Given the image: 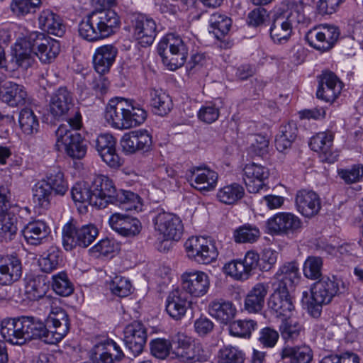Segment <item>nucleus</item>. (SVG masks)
<instances>
[{"mask_svg": "<svg viewBox=\"0 0 363 363\" xmlns=\"http://www.w3.org/2000/svg\"><path fill=\"white\" fill-rule=\"evenodd\" d=\"M44 180L48 183L54 196H63L69 189L67 181L63 172L59 169L50 170Z\"/></svg>", "mask_w": 363, "mask_h": 363, "instance_id": "37998d69", "label": "nucleus"}, {"mask_svg": "<svg viewBox=\"0 0 363 363\" xmlns=\"http://www.w3.org/2000/svg\"><path fill=\"white\" fill-rule=\"evenodd\" d=\"M60 52L58 40L44 33H29L15 44L14 57L18 67L27 69L34 62L36 55L43 64L52 63Z\"/></svg>", "mask_w": 363, "mask_h": 363, "instance_id": "f257e3e1", "label": "nucleus"}, {"mask_svg": "<svg viewBox=\"0 0 363 363\" xmlns=\"http://www.w3.org/2000/svg\"><path fill=\"white\" fill-rule=\"evenodd\" d=\"M121 145L123 150L128 153L148 152L152 146V138L148 130L139 129L124 134Z\"/></svg>", "mask_w": 363, "mask_h": 363, "instance_id": "a211bd4d", "label": "nucleus"}, {"mask_svg": "<svg viewBox=\"0 0 363 363\" xmlns=\"http://www.w3.org/2000/svg\"><path fill=\"white\" fill-rule=\"evenodd\" d=\"M152 221L155 230L164 240L178 241L181 239L184 225L181 218L176 214L160 210Z\"/></svg>", "mask_w": 363, "mask_h": 363, "instance_id": "1a4fd4ad", "label": "nucleus"}, {"mask_svg": "<svg viewBox=\"0 0 363 363\" xmlns=\"http://www.w3.org/2000/svg\"><path fill=\"white\" fill-rule=\"evenodd\" d=\"M147 112L132 99L116 97L107 104L104 118L108 124L118 130L130 129L143 123Z\"/></svg>", "mask_w": 363, "mask_h": 363, "instance_id": "f03ea898", "label": "nucleus"}, {"mask_svg": "<svg viewBox=\"0 0 363 363\" xmlns=\"http://www.w3.org/2000/svg\"><path fill=\"white\" fill-rule=\"evenodd\" d=\"M120 24V17L115 11H95L80 21L78 32L83 39L94 42L115 34L119 29Z\"/></svg>", "mask_w": 363, "mask_h": 363, "instance_id": "7ed1b4c3", "label": "nucleus"}, {"mask_svg": "<svg viewBox=\"0 0 363 363\" xmlns=\"http://www.w3.org/2000/svg\"><path fill=\"white\" fill-rule=\"evenodd\" d=\"M123 333V341L127 349L134 357L139 355L143 352L147 338L144 325L134 321L125 328Z\"/></svg>", "mask_w": 363, "mask_h": 363, "instance_id": "2eb2a0df", "label": "nucleus"}, {"mask_svg": "<svg viewBox=\"0 0 363 363\" xmlns=\"http://www.w3.org/2000/svg\"><path fill=\"white\" fill-rule=\"evenodd\" d=\"M298 278L299 269L296 262H288L281 266L275 274L272 286H280V289L284 286V289H288L298 280Z\"/></svg>", "mask_w": 363, "mask_h": 363, "instance_id": "c9c22d12", "label": "nucleus"}, {"mask_svg": "<svg viewBox=\"0 0 363 363\" xmlns=\"http://www.w3.org/2000/svg\"><path fill=\"white\" fill-rule=\"evenodd\" d=\"M99 235V230L94 224L76 227L67 223L62 230L63 245L66 250L76 247L86 248L89 246Z\"/></svg>", "mask_w": 363, "mask_h": 363, "instance_id": "0eeeda50", "label": "nucleus"}, {"mask_svg": "<svg viewBox=\"0 0 363 363\" xmlns=\"http://www.w3.org/2000/svg\"><path fill=\"white\" fill-rule=\"evenodd\" d=\"M18 123L22 132L27 135H34L39 130L38 118L30 108H25L20 111Z\"/></svg>", "mask_w": 363, "mask_h": 363, "instance_id": "8fccbe9b", "label": "nucleus"}, {"mask_svg": "<svg viewBox=\"0 0 363 363\" xmlns=\"http://www.w3.org/2000/svg\"><path fill=\"white\" fill-rule=\"evenodd\" d=\"M292 31L293 28L280 14L274 17L269 29L270 37L275 43L287 42Z\"/></svg>", "mask_w": 363, "mask_h": 363, "instance_id": "ea45409f", "label": "nucleus"}, {"mask_svg": "<svg viewBox=\"0 0 363 363\" xmlns=\"http://www.w3.org/2000/svg\"><path fill=\"white\" fill-rule=\"evenodd\" d=\"M111 203L118 205L125 211H137L141 207L140 198L138 194L123 189L116 191Z\"/></svg>", "mask_w": 363, "mask_h": 363, "instance_id": "79ce46f5", "label": "nucleus"}, {"mask_svg": "<svg viewBox=\"0 0 363 363\" xmlns=\"http://www.w3.org/2000/svg\"><path fill=\"white\" fill-rule=\"evenodd\" d=\"M245 195L242 186L237 183H233L220 188L217 193L219 201L227 205L236 203Z\"/></svg>", "mask_w": 363, "mask_h": 363, "instance_id": "a18cd8bd", "label": "nucleus"}, {"mask_svg": "<svg viewBox=\"0 0 363 363\" xmlns=\"http://www.w3.org/2000/svg\"><path fill=\"white\" fill-rule=\"evenodd\" d=\"M189 259L199 264H208L217 259L218 252L213 239L203 236H192L184 244Z\"/></svg>", "mask_w": 363, "mask_h": 363, "instance_id": "423d86ee", "label": "nucleus"}, {"mask_svg": "<svg viewBox=\"0 0 363 363\" xmlns=\"http://www.w3.org/2000/svg\"><path fill=\"white\" fill-rule=\"evenodd\" d=\"M225 272L236 280H247L251 275L242 259H235L224 265Z\"/></svg>", "mask_w": 363, "mask_h": 363, "instance_id": "e2e57ef3", "label": "nucleus"}, {"mask_svg": "<svg viewBox=\"0 0 363 363\" xmlns=\"http://www.w3.org/2000/svg\"><path fill=\"white\" fill-rule=\"evenodd\" d=\"M279 14L293 29L299 24H306L308 22V18L304 13L303 4L301 2L290 4L287 9Z\"/></svg>", "mask_w": 363, "mask_h": 363, "instance_id": "c03bdc74", "label": "nucleus"}, {"mask_svg": "<svg viewBox=\"0 0 363 363\" xmlns=\"http://www.w3.org/2000/svg\"><path fill=\"white\" fill-rule=\"evenodd\" d=\"M22 318L26 342L32 340H40L46 344H55L47 340L50 337V330L40 318L33 316H22Z\"/></svg>", "mask_w": 363, "mask_h": 363, "instance_id": "cd10ccee", "label": "nucleus"}, {"mask_svg": "<svg viewBox=\"0 0 363 363\" xmlns=\"http://www.w3.org/2000/svg\"><path fill=\"white\" fill-rule=\"evenodd\" d=\"M269 286L265 283L256 284L247 293L245 299V309L249 313H258L264 306Z\"/></svg>", "mask_w": 363, "mask_h": 363, "instance_id": "f704fd0d", "label": "nucleus"}, {"mask_svg": "<svg viewBox=\"0 0 363 363\" xmlns=\"http://www.w3.org/2000/svg\"><path fill=\"white\" fill-rule=\"evenodd\" d=\"M150 105L154 112L161 116L168 114L172 108L171 97L162 89L150 90Z\"/></svg>", "mask_w": 363, "mask_h": 363, "instance_id": "a19ab883", "label": "nucleus"}, {"mask_svg": "<svg viewBox=\"0 0 363 363\" xmlns=\"http://www.w3.org/2000/svg\"><path fill=\"white\" fill-rule=\"evenodd\" d=\"M39 266L45 273L56 270L62 262L60 250L54 246L50 247L39 259Z\"/></svg>", "mask_w": 363, "mask_h": 363, "instance_id": "de8ad7c7", "label": "nucleus"}, {"mask_svg": "<svg viewBox=\"0 0 363 363\" xmlns=\"http://www.w3.org/2000/svg\"><path fill=\"white\" fill-rule=\"evenodd\" d=\"M267 226L272 234L289 235L300 230L302 222L291 213L281 212L270 218L267 220Z\"/></svg>", "mask_w": 363, "mask_h": 363, "instance_id": "ddd939ff", "label": "nucleus"}, {"mask_svg": "<svg viewBox=\"0 0 363 363\" xmlns=\"http://www.w3.org/2000/svg\"><path fill=\"white\" fill-rule=\"evenodd\" d=\"M21 232L28 244L38 245L47 238L50 229L45 222L38 220L28 223Z\"/></svg>", "mask_w": 363, "mask_h": 363, "instance_id": "e433bc0d", "label": "nucleus"}, {"mask_svg": "<svg viewBox=\"0 0 363 363\" xmlns=\"http://www.w3.org/2000/svg\"><path fill=\"white\" fill-rule=\"evenodd\" d=\"M297 135L295 123H289L280 127L279 133L275 139V145L279 152H283L291 146Z\"/></svg>", "mask_w": 363, "mask_h": 363, "instance_id": "49530a36", "label": "nucleus"}, {"mask_svg": "<svg viewBox=\"0 0 363 363\" xmlns=\"http://www.w3.org/2000/svg\"><path fill=\"white\" fill-rule=\"evenodd\" d=\"M279 338V334L276 330L265 327L260 330L258 341L264 348H273Z\"/></svg>", "mask_w": 363, "mask_h": 363, "instance_id": "774afa93", "label": "nucleus"}, {"mask_svg": "<svg viewBox=\"0 0 363 363\" xmlns=\"http://www.w3.org/2000/svg\"><path fill=\"white\" fill-rule=\"evenodd\" d=\"M257 328V323L254 320H237L230 323L229 333L233 337L249 339Z\"/></svg>", "mask_w": 363, "mask_h": 363, "instance_id": "603ef678", "label": "nucleus"}, {"mask_svg": "<svg viewBox=\"0 0 363 363\" xmlns=\"http://www.w3.org/2000/svg\"><path fill=\"white\" fill-rule=\"evenodd\" d=\"M108 223L114 231L125 237L135 236L139 234L142 228L138 219L121 213H113Z\"/></svg>", "mask_w": 363, "mask_h": 363, "instance_id": "b1692460", "label": "nucleus"}, {"mask_svg": "<svg viewBox=\"0 0 363 363\" xmlns=\"http://www.w3.org/2000/svg\"><path fill=\"white\" fill-rule=\"evenodd\" d=\"M208 313L220 323L227 324L235 316L237 310L234 304L223 299H216L208 304Z\"/></svg>", "mask_w": 363, "mask_h": 363, "instance_id": "4c0bfd02", "label": "nucleus"}, {"mask_svg": "<svg viewBox=\"0 0 363 363\" xmlns=\"http://www.w3.org/2000/svg\"><path fill=\"white\" fill-rule=\"evenodd\" d=\"M339 36L337 27L326 24L310 30L306 35V40L315 49L326 51L333 47Z\"/></svg>", "mask_w": 363, "mask_h": 363, "instance_id": "9d476101", "label": "nucleus"}, {"mask_svg": "<svg viewBox=\"0 0 363 363\" xmlns=\"http://www.w3.org/2000/svg\"><path fill=\"white\" fill-rule=\"evenodd\" d=\"M23 281L26 298L30 301L40 299L43 304V298L47 296H45L47 290L45 277L33 273H27Z\"/></svg>", "mask_w": 363, "mask_h": 363, "instance_id": "2f4dec72", "label": "nucleus"}, {"mask_svg": "<svg viewBox=\"0 0 363 363\" xmlns=\"http://www.w3.org/2000/svg\"><path fill=\"white\" fill-rule=\"evenodd\" d=\"M157 52L163 63L169 69L175 70L184 64L188 49L179 35L168 33L160 41Z\"/></svg>", "mask_w": 363, "mask_h": 363, "instance_id": "39448f33", "label": "nucleus"}, {"mask_svg": "<svg viewBox=\"0 0 363 363\" xmlns=\"http://www.w3.org/2000/svg\"><path fill=\"white\" fill-rule=\"evenodd\" d=\"M41 0H11L10 10L17 17H24L35 13L40 6Z\"/></svg>", "mask_w": 363, "mask_h": 363, "instance_id": "4d7b16f0", "label": "nucleus"}, {"mask_svg": "<svg viewBox=\"0 0 363 363\" xmlns=\"http://www.w3.org/2000/svg\"><path fill=\"white\" fill-rule=\"evenodd\" d=\"M22 276V264L16 256H6L0 259V284L11 285Z\"/></svg>", "mask_w": 363, "mask_h": 363, "instance_id": "c85d7f7f", "label": "nucleus"}, {"mask_svg": "<svg viewBox=\"0 0 363 363\" xmlns=\"http://www.w3.org/2000/svg\"><path fill=\"white\" fill-rule=\"evenodd\" d=\"M313 357V350L306 345L294 347L287 345L280 352L281 359H289L290 363H310Z\"/></svg>", "mask_w": 363, "mask_h": 363, "instance_id": "58836bf2", "label": "nucleus"}, {"mask_svg": "<svg viewBox=\"0 0 363 363\" xmlns=\"http://www.w3.org/2000/svg\"><path fill=\"white\" fill-rule=\"evenodd\" d=\"M43 304L49 310L46 325L50 328V337L48 340L56 344L61 341L69 330L68 315L60 306V302L57 298L46 296L43 299Z\"/></svg>", "mask_w": 363, "mask_h": 363, "instance_id": "20e7f679", "label": "nucleus"}, {"mask_svg": "<svg viewBox=\"0 0 363 363\" xmlns=\"http://www.w3.org/2000/svg\"><path fill=\"white\" fill-rule=\"evenodd\" d=\"M133 35L138 43L146 47L152 45L157 35L155 21L144 15H137L132 20Z\"/></svg>", "mask_w": 363, "mask_h": 363, "instance_id": "f3484780", "label": "nucleus"}, {"mask_svg": "<svg viewBox=\"0 0 363 363\" xmlns=\"http://www.w3.org/2000/svg\"><path fill=\"white\" fill-rule=\"evenodd\" d=\"M110 289L113 294L119 297H125L131 292V284L128 279L116 276L110 284Z\"/></svg>", "mask_w": 363, "mask_h": 363, "instance_id": "338daca9", "label": "nucleus"}, {"mask_svg": "<svg viewBox=\"0 0 363 363\" xmlns=\"http://www.w3.org/2000/svg\"><path fill=\"white\" fill-rule=\"evenodd\" d=\"M209 23L212 29L210 32H212L216 38L220 39L230 30L232 21L225 15L215 13L211 15Z\"/></svg>", "mask_w": 363, "mask_h": 363, "instance_id": "864d4df0", "label": "nucleus"}, {"mask_svg": "<svg viewBox=\"0 0 363 363\" xmlns=\"http://www.w3.org/2000/svg\"><path fill=\"white\" fill-rule=\"evenodd\" d=\"M333 140L334 133L331 131L319 133L311 139V150L320 153V159L323 162L331 164L337 160V152L332 150Z\"/></svg>", "mask_w": 363, "mask_h": 363, "instance_id": "aec40b11", "label": "nucleus"}, {"mask_svg": "<svg viewBox=\"0 0 363 363\" xmlns=\"http://www.w3.org/2000/svg\"><path fill=\"white\" fill-rule=\"evenodd\" d=\"M17 218L14 215L5 211L0 213V235L11 240L17 232Z\"/></svg>", "mask_w": 363, "mask_h": 363, "instance_id": "052dcab7", "label": "nucleus"}, {"mask_svg": "<svg viewBox=\"0 0 363 363\" xmlns=\"http://www.w3.org/2000/svg\"><path fill=\"white\" fill-rule=\"evenodd\" d=\"M343 84L338 77L331 72H324L316 96L326 102L332 103L341 93Z\"/></svg>", "mask_w": 363, "mask_h": 363, "instance_id": "393cba45", "label": "nucleus"}, {"mask_svg": "<svg viewBox=\"0 0 363 363\" xmlns=\"http://www.w3.org/2000/svg\"><path fill=\"white\" fill-rule=\"evenodd\" d=\"M341 281L336 277L323 276L311 286V291L313 299L318 303H330L340 291Z\"/></svg>", "mask_w": 363, "mask_h": 363, "instance_id": "dca6fc26", "label": "nucleus"}, {"mask_svg": "<svg viewBox=\"0 0 363 363\" xmlns=\"http://www.w3.org/2000/svg\"><path fill=\"white\" fill-rule=\"evenodd\" d=\"M323 259L320 257L310 256L308 257L303 267L304 276L310 279L314 280L322 277Z\"/></svg>", "mask_w": 363, "mask_h": 363, "instance_id": "680f3d73", "label": "nucleus"}, {"mask_svg": "<svg viewBox=\"0 0 363 363\" xmlns=\"http://www.w3.org/2000/svg\"><path fill=\"white\" fill-rule=\"evenodd\" d=\"M243 180L250 193H257L264 186V181L269 177L267 167L256 163L247 164L243 169Z\"/></svg>", "mask_w": 363, "mask_h": 363, "instance_id": "5701e85b", "label": "nucleus"}, {"mask_svg": "<svg viewBox=\"0 0 363 363\" xmlns=\"http://www.w3.org/2000/svg\"><path fill=\"white\" fill-rule=\"evenodd\" d=\"M74 94L67 87L61 86L50 96L49 108L55 118L65 116L74 108Z\"/></svg>", "mask_w": 363, "mask_h": 363, "instance_id": "4be33fe9", "label": "nucleus"}, {"mask_svg": "<svg viewBox=\"0 0 363 363\" xmlns=\"http://www.w3.org/2000/svg\"><path fill=\"white\" fill-rule=\"evenodd\" d=\"M52 288L58 295L68 296L74 291V286L66 272H60L52 277Z\"/></svg>", "mask_w": 363, "mask_h": 363, "instance_id": "bf43d9fd", "label": "nucleus"}, {"mask_svg": "<svg viewBox=\"0 0 363 363\" xmlns=\"http://www.w3.org/2000/svg\"><path fill=\"white\" fill-rule=\"evenodd\" d=\"M180 358L183 361L206 362L210 358L209 353L204 350L200 343L192 344L188 352H181Z\"/></svg>", "mask_w": 363, "mask_h": 363, "instance_id": "0e129e2a", "label": "nucleus"}, {"mask_svg": "<svg viewBox=\"0 0 363 363\" xmlns=\"http://www.w3.org/2000/svg\"><path fill=\"white\" fill-rule=\"evenodd\" d=\"M182 289L186 294L201 297L205 295L210 286L209 277L203 272H186L182 275Z\"/></svg>", "mask_w": 363, "mask_h": 363, "instance_id": "6ab92c4d", "label": "nucleus"}, {"mask_svg": "<svg viewBox=\"0 0 363 363\" xmlns=\"http://www.w3.org/2000/svg\"><path fill=\"white\" fill-rule=\"evenodd\" d=\"M338 175L347 184L359 182L363 179V164H354L350 168L340 169Z\"/></svg>", "mask_w": 363, "mask_h": 363, "instance_id": "69168bd1", "label": "nucleus"}, {"mask_svg": "<svg viewBox=\"0 0 363 363\" xmlns=\"http://www.w3.org/2000/svg\"><path fill=\"white\" fill-rule=\"evenodd\" d=\"M91 186L93 194V206L104 208L111 203L116 189L108 177L104 175L95 177Z\"/></svg>", "mask_w": 363, "mask_h": 363, "instance_id": "4468645a", "label": "nucleus"}, {"mask_svg": "<svg viewBox=\"0 0 363 363\" xmlns=\"http://www.w3.org/2000/svg\"><path fill=\"white\" fill-rule=\"evenodd\" d=\"M118 50L113 45H104L96 48L93 56L95 70L99 74L107 73L115 62Z\"/></svg>", "mask_w": 363, "mask_h": 363, "instance_id": "72a5a7b5", "label": "nucleus"}, {"mask_svg": "<svg viewBox=\"0 0 363 363\" xmlns=\"http://www.w3.org/2000/svg\"><path fill=\"white\" fill-rule=\"evenodd\" d=\"M295 203L297 211L305 217L316 215L320 209V200L313 191L301 189L296 193Z\"/></svg>", "mask_w": 363, "mask_h": 363, "instance_id": "bb28decb", "label": "nucleus"}, {"mask_svg": "<svg viewBox=\"0 0 363 363\" xmlns=\"http://www.w3.org/2000/svg\"><path fill=\"white\" fill-rule=\"evenodd\" d=\"M0 332L4 339L12 345L26 343L22 316L3 320Z\"/></svg>", "mask_w": 363, "mask_h": 363, "instance_id": "c756f323", "label": "nucleus"}, {"mask_svg": "<svg viewBox=\"0 0 363 363\" xmlns=\"http://www.w3.org/2000/svg\"><path fill=\"white\" fill-rule=\"evenodd\" d=\"M94 142L96 151L105 163L113 168L121 166V158L116 150V140L111 135L101 134Z\"/></svg>", "mask_w": 363, "mask_h": 363, "instance_id": "412c9836", "label": "nucleus"}, {"mask_svg": "<svg viewBox=\"0 0 363 363\" xmlns=\"http://www.w3.org/2000/svg\"><path fill=\"white\" fill-rule=\"evenodd\" d=\"M32 191L33 201L36 205L43 208H48L50 206L53 193L44 179L39 180L33 185Z\"/></svg>", "mask_w": 363, "mask_h": 363, "instance_id": "3c124183", "label": "nucleus"}, {"mask_svg": "<svg viewBox=\"0 0 363 363\" xmlns=\"http://www.w3.org/2000/svg\"><path fill=\"white\" fill-rule=\"evenodd\" d=\"M0 97L9 106H23L28 101V93L22 84L6 82L0 91Z\"/></svg>", "mask_w": 363, "mask_h": 363, "instance_id": "7c9ffc66", "label": "nucleus"}, {"mask_svg": "<svg viewBox=\"0 0 363 363\" xmlns=\"http://www.w3.org/2000/svg\"><path fill=\"white\" fill-rule=\"evenodd\" d=\"M71 196L74 203L93 206L91 186L85 182H77L71 189Z\"/></svg>", "mask_w": 363, "mask_h": 363, "instance_id": "13d9d810", "label": "nucleus"}, {"mask_svg": "<svg viewBox=\"0 0 363 363\" xmlns=\"http://www.w3.org/2000/svg\"><path fill=\"white\" fill-rule=\"evenodd\" d=\"M191 304L188 296L184 291L177 289L168 294L165 309L169 315L174 320H181L186 314Z\"/></svg>", "mask_w": 363, "mask_h": 363, "instance_id": "a878e982", "label": "nucleus"}, {"mask_svg": "<svg viewBox=\"0 0 363 363\" xmlns=\"http://www.w3.org/2000/svg\"><path fill=\"white\" fill-rule=\"evenodd\" d=\"M38 26L43 32L58 37L62 36L65 32V26L62 18L49 9L40 11Z\"/></svg>", "mask_w": 363, "mask_h": 363, "instance_id": "473e14b6", "label": "nucleus"}, {"mask_svg": "<svg viewBox=\"0 0 363 363\" xmlns=\"http://www.w3.org/2000/svg\"><path fill=\"white\" fill-rule=\"evenodd\" d=\"M186 178L194 189L210 191L216 188L218 174L207 167H194L186 172Z\"/></svg>", "mask_w": 363, "mask_h": 363, "instance_id": "9b49d317", "label": "nucleus"}, {"mask_svg": "<svg viewBox=\"0 0 363 363\" xmlns=\"http://www.w3.org/2000/svg\"><path fill=\"white\" fill-rule=\"evenodd\" d=\"M245 353L238 346L224 345L219 349L217 363H245Z\"/></svg>", "mask_w": 363, "mask_h": 363, "instance_id": "09e8293b", "label": "nucleus"}, {"mask_svg": "<svg viewBox=\"0 0 363 363\" xmlns=\"http://www.w3.org/2000/svg\"><path fill=\"white\" fill-rule=\"evenodd\" d=\"M274 291L268 301V306L273 315L277 318L283 319L293 316L295 307L289 289L279 287H274Z\"/></svg>", "mask_w": 363, "mask_h": 363, "instance_id": "f8f14e48", "label": "nucleus"}, {"mask_svg": "<svg viewBox=\"0 0 363 363\" xmlns=\"http://www.w3.org/2000/svg\"><path fill=\"white\" fill-rule=\"evenodd\" d=\"M56 138L59 150L65 149L67 155L73 159H82L85 156L86 145L77 131L69 130L66 124H62L56 130Z\"/></svg>", "mask_w": 363, "mask_h": 363, "instance_id": "6e6552de", "label": "nucleus"}, {"mask_svg": "<svg viewBox=\"0 0 363 363\" xmlns=\"http://www.w3.org/2000/svg\"><path fill=\"white\" fill-rule=\"evenodd\" d=\"M279 328L281 337L287 342L297 340L303 330L302 325L291 318L283 319Z\"/></svg>", "mask_w": 363, "mask_h": 363, "instance_id": "6e6d98bb", "label": "nucleus"}, {"mask_svg": "<svg viewBox=\"0 0 363 363\" xmlns=\"http://www.w3.org/2000/svg\"><path fill=\"white\" fill-rule=\"evenodd\" d=\"M260 237V232L255 225L245 224L234 230L233 238L237 243H253Z\"/></svg>", "mask_w": 363, "mask_h": 363, "instance_id": "5fc2aeb1", "label": "nucleus"}]
</instances>
